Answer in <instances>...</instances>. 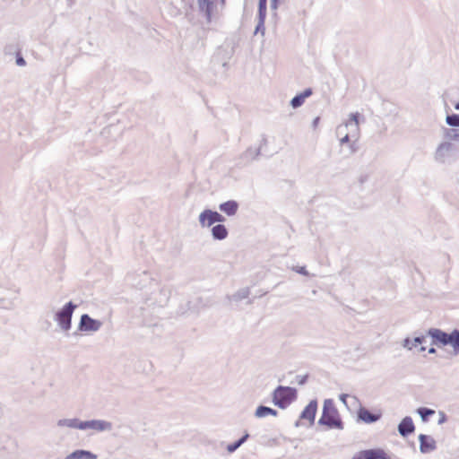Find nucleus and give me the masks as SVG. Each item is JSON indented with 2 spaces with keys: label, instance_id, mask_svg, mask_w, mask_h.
<instances>
[{
  "label": "nucleus",
  "instance_id": "1",
  "mask_svg": "<svg viewBox=\"0 0 459 459\" xmlns=\"http://www.w3.org/2000/svg\"><path fill=\"white\" fill-rule=\"evenodd\" d=\"M428 336L431 337L432 344L437 346L450 345L453 349L454 356L459 355V330L454 329L451 333H446L438 328H429L427 332Z\"/></svg>",
  "mask_w": 459,
  "mask_h": 459
},
{
  "label": "nucleus",
  "instance_id": "38",
  "mask_svg": "<svg viewBox=\"0 0 459 459\" xmlns=\"http://www.w3.org/2000/svg\"><path fill=\"white\" fill-rule=\"evenodd\" d=\"M313 91L311 88L305 89L300 94L305 98H308L312 95Z\"/></svg>",
  "mask_w": 459,
  "mask_h": 459
},
{
  "label": "nucleus",
  "instance_id": "43",
  "mask_svg": "<svg viewBox=\"0 0 459 459\" xmlns=\"http://www.w3.org/2000/svg\"><path fill=\"white\" fill-rule=\"evenodd\" d=\"M13 50V47L12 45H7L4 48L5 54H11Z\"/></svg>",
  "mask_w": 459,
  "mask_h": 459
},
{
  "label": "nucleus",
  "instance_id": "5",
  "mask_svg": "<svg viewBox=\"0 0 459 459\" xmlns=\"http://www.w3.org/2000/svg\"><path fill=\"white\" fill-rule=\"evenodd\" d=\"M77 305L73 301L65 303L55 315V321L64 332H68L72 327V317Z\"/></svg>",
  "mask_w": 459,
  "mask_h": 459
},
{
  "label": "nucleus",
  "instance_id": "48",
  "mask_svg": "<svg viewBox=\"0 0 459 459\" xmlns=\"http://www.w3.org/2000/svg\"><path fill=\"white\" fill-rule=\"evenodd\" d=\"M299 426H300L299 420H297V421L295 422V427H297V428H298V427H299Z\"/></svg>",
  "mask_w": 459,
  "mask_h": 459
},
{
  "label": "nucleus",
  "instance_id": "50",
  "mask_svg": "<svg viewBox=\"0 0 459 459\" xmlns=\"http://www.w3.org/2000/svg\"><path fill=\"white\" fill-rule=\"evenodd\" d=\"M263 143H266V139L265 138H263Z\"/></svg>",
  "mask_w": 459,
  "mask_h": 459
},
{
  "label": "nucleus",
  "instance_id": "28",
  "mask_svg": "<svg viewBox=\"0 0 459 459\" xmlns=\"http://www.w3.org/2000/svg\"><path fill=\"white\" fill-rule=\"evenodd\" d=\"M359 113L356 112V113H351L350 115V120L348 122L345 123V127H348L350 126H354L355 129L358 130L359 129Z\"/></svg>",
  "mask_w": 459,
  "mask_h": 459
},
{
  "label": "nucleus",
  "instance_id": "13",
  "mask_svg": "<svg viewBox=\"0 0 459 459\" xmlns=\"http://www.w3.org/2000/svg\"><path fill=\"white\" fill-rule=\"evenodd\" d=\"M397 429L399 434L403 437L412 434L415 430L412 419L410 416L404 417L398 424Z\"/></svg>",
  "mask_w": 459,
  "mask_h": 459
},
{
  "label": "nucleus",
  "instance_id": "26",
  "mask_svg": "<svg viewBox=\"0 0 459 459\" xmlns=\"http://www.w3.org/2000/svg\"><path fill=\"white\" fill-rule=\"evenodd\" d=\"M417 413L420 415L423 422H427L429 418L435 414V411L427 407H420L417 409Z\"/></svg>",
  "mask_w": 459,
  "mask_h": 459
},
{
  "label": "nucleus",
  "instance_id": "39",
  "mask_svg": "<svg viewBox=\"0 0 459 459\" xmlns=\"http://www.w3.org/2000/svg\"><path fill=\"white\" fill-rule=\"evenodd\" d=\"M348 396H349V395H348V394H341L339 395V399H340V401H341V402H342L345 406H348V404H347V398H348Z\"/></svg>",
  "mask_w": 459,
  "mask_h": 459
},
{
  "label": "nucleus",
  "instance_id": "19",
  "mask_svg": "<svg viewBox=\"0 0 459 459\" xmlns=\"http://www.w3.org/2000/svg\"><path fill=\"white\" fill-rule=\"evenodd\" d=\"M211 232L213 239L215 240H223L229 235V231L223 223L212 226Z\"/></svg>",
  "mask_w": 459,
  "mask_h": 459
},
{
  "label": "nucleus",
  "instance_id": "17",
  "mask_svg": "<svg viewBox=\"0 0 459 459\" xmlns=\"http://www.w3.org/2000/svg\"><path fill=\"white\" fill-rule=\"evenodd\" d=\"M261 152V147L258 148H248L239 157L241 164H247L252 160H255Z\"/></svg>",
  "mask_w": 459,
  "mask_h": 459
},
{
  "label": "nucleus",
  "instance_id": "3",
  "mask_svg": "<svg viewBox=\"0 0 459 459\" xmlns=\"http://www.w3.org/2000/svg\"><path fill=\"white\" fill-rule=\"evenodd\" d=\"M434 160L439 164H453L459 160V148L452 141L441 142L434 152Z\"/></svg>",
  "mask_w": 459,
  "mask_h": 459
},
{
  "label": "nucleus",
  "instance_id": "33",
  "mask_svg": "<svg viewBox=\"0 0 459 459\" xmlns=\"http://www.w3.org/2000/svg\"><path fill=\"white\" fill-rule=\"evenodd\" d=\"M351 459H368V455L367 450H362L356 453Z\"/></svg>",
  "mask_w": 459,
  "mask_h": 459
},
{
  "label": "nucleus",
  "instance_id": "41",
  "mask_svg": "<svg viewBox=\"0 0 459 459\" xmlns=\"http://www.w3.org/2000/svg\"><path fill=\"white\" fill-rule=\"evenodd\" d=\"M440 419L438 420V424H443L446 420V416L444 412L440 411Z\"/></svg>",
  "mask_w": 459,
  "mask_h": 459
},
{
  "label": "nucleus",
  "instance_id": "24",
  "mask_svg": "<svg viewBox=\"0 0 459 459\" xmlns=\"http://www.w3.org/2000/svg\"><path fill=\"white\" fill-rule=\"evenodd\" d=\"M368 459H391L382 448L367 449Z\"/></svg>",
  "mask_w": 459,
  "mask_h": 459
},
{
  "label": "nucleus",
  "instance_id": "11",
  "mask_svg": "<svg viewBox=\"0 0 459 459\" xmlns=\"http://www.w3.org/2000/svg\"><path fill=\"white\" fill-rule=\"evenodd\" d=\"M420 441V451L422 454L430 453L437 448L436 440L429 435L420 434L419 435Z\"/></svg>",
  "mask_w": 459,
  "mask_h": 459
},
{
  "label": "nucleus",
  "instance_id": "25",
  "mask_svg": "<svg viewBox=\"0 0 459 459\" xmlns=\"http://www.w3.org/2000/svg\"><path fill=\"white\" fill-rule=\"evenodd\" d=\"M249 294H250L249 288H247V287L242 288V289L238 290V291H236L233 295H231L230 297V299L238 302V301H241V300L248 298Z\"/></svg>",
  "mask_w": 459,
  "mask_h": 459
},
{
  "label": "nucleus",
  "instance_id": "2",
  "mask_svg": "<svg viewBox=\"0 0 459 459\" xmlns=\"http://www.w3.org/2000/svg\"><path fill=\"white\" fill-rule=\"evenodd\" d=\"M318 424L325 426L329 429H335L342 430L344 429V424L332 399L325 400Z\"/></svg>",
  "mask_w": 459,
  "mask_h": 459
},
{
  "label": "nucleus",
  "instance_id": "27",
  "mask_svg": "<svg viewBox=\"0 0 459 459\" xmlns=\"http://www.w3.org/2000/svg\"><path fill=\"white\" fill-rule=\"evenodd\" d=\"M446 123L451 128H459V114L446 115Z\"/></svg>",
  "mask_w": 459,
  "mask_h": 459
},
{
  "label": "nucleus",
  "instance_id": "46",
  "mask_svg": "<svg viewBox=\"0 0 459 459\" xmlns=\"http://www.w3.org/2000/svg\"><path fill=\"white\" fill-rule=\"evenodd\" d=\"M258 4H267V0H258Z\"/></svg>",
  "mask_w": 459,
  "mask_h": 459
},
{
  "label": "nucleus",
  "instance_id": "12",
  "mask_svg": "<svg viewBox=\"0 0 459 459\" xmlns=\"http://www.w3.org/2000/svg\"><path fill=\"white\" fill-rule=\"evenodd\" d=\"M317 411V401L311 400L308 404L303 409L299 415V420H307L310 424L315 422L316 414Z\"/></svg>",
  "mask_w": 459,
  "mask_h": 459
},
{
  "label": "nucleus",
  "instance_id": "15",
  "mask_svg": "<svg viewBox=\"0 0 459 459\" xmlns=\"http://www.w3.org/2000/svg\"><path fill=\"white\" fill-rule=\"evenodd\" d=\"M239 204L235 200H229L219 204V210L227 216H234L238 212Z\"/></svg>",
  "mask_w": 459,
  "mask_h": 459
},
{
  "label": "nucleus",
  "instance_id": "49",
  "mask_svg": "<svg viewBox=\"0 0 459 459\" xmlns=\"http://www.w3.org/2000/svg\"><path fill=\"white\" fill-rule=\"evenodd\" d=\"M425 350H426V348L424 346H421L420 349V351H424Z\"/></svg>",
  "mask_w": 459,
  "mask_h": 459
},
{
  "label": "nucleus",
  "instance_id": "42",
  "mask_svg": "<svg viewBox=\"0 0 459 459\" xmlns=\"http://www.w3.org/2000/svg\"><path fill=\"white\" fill-rule=\"evenodd\" d=\"M278 8V0H271V9L276 10Z\"/></svg>",
  "mask_w": 459,
  "mask_h": 459
},
{
  "label": "nucleus",
  "instance_id": "7",
  "mask_svg": "<svg viewBox=\"0 0 459 459\" xmlns=\"http://www.w3.org/2000/svg\"><path fill=\"white\" fill-rule=\"evenodd\" d=\"M102 326V322L91 317L88 314L81 316L78 330L81 332H97Z\"/></svg>",
  "mask_w": 459,
  "mask_h": 459
},
{
  "label": "nucleus",
  "instance_id": "18",
  "mask_svg": "<svg viewBox=\"0 0 459 459\" xmlns=\"http://www.w3.org/2000/svg\"><path fill=\"white\" fill-rule=\"evenodd\" d=\"M97 455L89 450L77 449L70 453L65 459H97Z\"/></svg>",
  "mask_w": 459,
  "mask_h": 459
},
{
  "label": "nucleus",
  "instance_id": "4",
  "mask_svg": "<svg viewBox=\"0 0 459 459\" xmlns=\"http://www.w3.org/2000/svg\"><path fill=\"white\" fill-rule=\"evenodd\" d=\"M297 389L290 386L278 385L273 392V403L280 409H286L297 399Z\"/></svg>",
  "mask_w": 459,
  "mask_h": 459
},
{
  "label": "nucleus",
  "instance_id": "37",
  "mask_svg": "<svg viewBox=\"0 0 459 459\" xmlns=\"http://www.w3.org/2000/svg\"><path fill=\"white\" fill-rule=\"evenodd\" d=\"M249 437V434L248 433H245L240 438H238L237 441L238 443V445L241 446L247 440V438Z\"/></svg>",
  "mask_w": 459,
  "mask_h": 459
},
{
  "label": "nucleus",
  "instance_id": "8",
  "mask_svg": "<svg viewBox=\"0 0 459 459\" xmlns=\"http://www.w3.org/2000/svg\"><path fill=\"white\" fill-rule=\"evenodd\" d=\"M113 424L104 420H83L82 430L91 429L95 432L110 431Z\"/></svg>",
  "mask_w": 459,
  "mask_h": 459
},
{
  "label": "nucleus",
  "instance_id": "10",
  "mask_svg": "<svg viewBox=\"0 0 459 459\" xmlns=\"http://www.w3.org/2000/svg\"><path fill=\"white\" fill-rule=\"evenodd\" d=\"M357 415L359 420L367 424L375 423L377 420H379L382 417L381 412L372 413L369 410H368L365 407H359V409L357 411Z\"/></svg>",
  "mask_w": 459,
  "mask_h": 459
},
{
  "label": "nucleus",
  "instance_id": "6",
  "mask_svg": "<svg viewBox=\"0 0 459 459\" xmlns=\"http://www.w3.org/2000/svg\"><path fill=\"white\" fill-rule=\"evenodd\" d=\"M199 223L201 227H211L214 223L221 224L226 221V218L220 212L212 211L211 209H204L199 214Z\"/></svg>",
  "mask_w": 459,
  "mask_h": 459
},
{
  "label": "nucleus",
  "instance_id": "47",
  "mask_svg": "<svg viewBox=\"0 0 459 459\" xmlns=\"http://www.w3.org/2000/svg\"><path fill=\"white\" fill-rule=\"evenodd\" d=\"M225 2H226V0H221V7H223L225 5Z\"/></svg>",
  "mask_w": 459,
  "mask_h": 459
},
{
  "label": "nucleus",
  "instance_id": "23",
  "mask_svg": "<svg viewBox=\"0 0 459 459\" xmlns=\"http://www.w3.org/2000/svg\"><path fill=\"white\" fill-rule=\"evenodd\" d=\"M139 277L141 278L139 281H132V284L138 288V289H143L144 288L145 286H147L148 283L151 282L152 281V278L149 274V273H147L146 271H143L140 274H139Z\"/></svg>",
  "mask_w": 459,
  "mask_h": 459
},
{
  "label": "nucleus",
  "instance_id": "45",
  "mask_svg": "<svg viewBox=\"0 0 459 459\" xmlns=\"http://www.w3.org/2000/svg\"><path fill=\"white\" fill-rule=\"evenodd\" d=\"M428 352L429 354H435L437 352V350L434 347H431L429 349Z\"/></svg>",
  "mask_w": 459,
  "mask_h": 459
},
{
  "label": "nucleus",
  "instance_id": "44",
  "mask_svg": "<svg viewBox=\"0 0 459 459\" xmlns=\"http://www.w3.org/2000/svg\"><path fill=\"white\" fill-rule=\"evenodd\" d=\"M319 120H320L319 117H315V118H314V120H313V122H312V126H313L314 128H316V127L317 126V125H318V123H319Z\"/></svg>",
  "mask_w": 459,
  "mask_h": 459
},
{
  "label": "nucleus",
  "instance_id": "29",
  "mask_svg": "<svg viewBox=\"0 0 459 459\" xmlns=\"http://www.w3.org/2000/svg\"><path fill=\"white\" fill-rule=\"evenodd\" d=\"M305 100L306 99L300 93H299L291 99L290 104L293 108H298L304 104Z\"/></svg>",
  "mask_w": 459,
  "mask_h": 459
},
{
  "label": "nucleus",
  "instance_id": "36",
  "mask_svg": "<svg viewBox=\"0 0 459 459\" xmlns=\"http://www.w3.org/2000/svg\"><path fill=\"white\" fill-rule=\"evenodd\" d=\"M296 378H297V382H298V384H299V385H305V384L307 383V375H304V376L298 375V376L296 377Z\"/></svg>",
  "mask_w": 459,
  "mask_h": 459
},
{
  "label": "nucleus",
  "instance_id": "21",
  "mask_svg": "<svg viewBox=\"0 0 459 459\" xmlns=\"http://www.w3.org/2000/svg\"><path fill=\"white\" fill-rule=\"evenodd\" d=\"M424 342H425L424 336H417L413 340L407 337L403 340V346L404 348L408 349L409 351H411L418 344H422Z\"/></svg>",
  "mask_w": 459,
  "mask_h": 459
},
{
  "label": "nucleus",
  "instance_id": "22",
  "mask_svg": "<svg viewBox=\"0 0 459 459\" xmlns=\"http://www.w3.org/2000/svg\"><path fill=\"white\" fill-rule=\"evenodd\" d=\"M443 135L446 140L459 143V128H443Z\"/></svg>",
  "mask_w": 459,
  "mask_h": 459
},
{
  "label": "nucleus",
  "instance_id": "16",
  "mask_svg": "<svg viewBox=\"0 0 459 459\" xmlns=\"http://www.w3.org/2000/svg\"><path fill=\"white\" fill-rule=\"evenodd\" d=\"M56 425L60 428L66 427L69 429L82 430L83 420H81L78 418L60 419L57 420Z\"/></svg>",
  "mask_w": 459,
  "mask_h": 459
},
{
  "label": "nucleus",
  "instance_id": "32",
  "mask_svg": "<svg viewBox=\"0 0 459 459\" xmlns=\"http://www.w3.org/2000/svg\"><path fill=\"white\" fill-rule=\"evenodd\" d=\"M15 63L18 66H25L26 65V61L23 58V56L21 55L20 50H18L16 53Z\"/></svg>",
  "mask_w": 459,
  "mask_h": 459
},
{
  "label": "nucleus",
  "instance_id": "35",
  "mask_svg": "<svg viewBox=\"0 0 459 459\" xmlns=\"http://www.w3.org/2000/svg\"><path fill=\"white\" fill-rule=\"evenodd\" d=\"M239 447H240V446L238 445V441L236 440L235 442H233L231 444H229L227 446V451L229 453H233V452H235Z\"/></svg>",
  "mask_w": 459,
  "mask_h": 459
},
{
  "label": "nucleus",
  "instance_id": "34",
  "mask_svg": "<svg viewBox=\"0 0 459 459\" xmlns=\"http://www.w3.org/2000/svg\"><path fill=\"white\" fill-rule=\"evenodd\" d=\"M293 271H295L297 273H299L301 275L308 276L309 273L306 269L305 266H295L293 267Z\"/></svg>",
  "mask_w": 459,
  "mask_h": 459
},
{
  "label": "nucleus",
  "instance_id": "20",
  "mask_svg": "<svg viewBox=\"0 0 459 459\" xmlns=\"http://www.w3.org/2000/svg\"><path fill=\"white\" fill-rule=\"evenodd\" d=\"M278 415V411L271 407L259 405L255 411V416L258 419L265 418L267 416L276 417Z\"/></svg>",
  "mask_w": 459,
  "mask_h": 459
},
{
  "label": "nucleus",
  "instance_id": "31",
  "mask_svg": "<svg viewBox=\"0 0 459 459\" xmlns=\"http://www.w3.org/2000/svg\"><path fill=\"white\" fill-rule=\"evenodd\" d=\"M267 4H258L257 19L265 20Z\"/></svg>",
  "mask_w": 459,
  "mask_h": 459
},
{
  "label": "nucleus",
  "instance_id": "14",
  "mask_svg": "<svg viewBox=\"0 0 459 459\" xmlns=\"http://www.w3.org/2000/svg\"><path fill=\"white\" fill-rule=\"evenodd\" d=\"M200 11L204 14L207 22H211L213 16V10L215 8L213 0H198Z\"/></svg>",
  "mask_w": 459,
  "mask_h": 459
},
{
  "label": "nucleus",
  "instance_id": "30",
  "mask_svg": "<svg viewBox=\"0 0 459 459\" xmlns=\"http://www.w3.org/2000/svg\"><path fill=\"white\" fill-rule=\"evenodd\" d=\"M264 22H265V20L257 19V23H256V26H255V29L254 31L255 34L261 33L263 36L264 35V32H265Z\"/></svg>",
  "mask_w": 459,
  "mask_h": 459
},
{
  "label": "nucleus",
  "instance_id": "9",
  "mask_svg": "<svg viewBox=\"0 0 459 459\" xmlns=\"http://www.w3.org/2000/svg\"><path fill=\"white\" fill-rule=\"evenodd\" d=\"M153 298L152 299L153 300L152 304H156L159 307L165 306L170 297V290L169 288L166 286L159 287L158 290L156 292H153Z\"/></svg>",
  "mask_w": 459,
  "mask_h": 459
},
{
  "label": "nucleus",
  "instance_id": "40",
  "mask_svg": "<svg viewBox=\"0 0 459 459\" xmlns=\"http://www.w3.org/2000/svg\"><path fill=\"white\" fill-rule=\"evenodd\" d=\"M350 142V135L349 134H346L341 140H340V143L341 145L344 144V143H348Z\"/></svg>",
  "mask_w": 459,
  "mask_h": 459
}]
</instances>
